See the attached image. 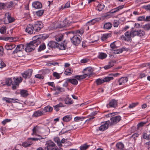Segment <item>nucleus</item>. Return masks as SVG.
Returning <instances> with one entry per match:
<instances>
[{
  "mask_svg": "<svg viewBox=\"0 0 150 150\" xmlns=\"http://www.w3.org/2000/svg\"><path fill=\"white\" fill-rule=\"evenodd\" d=\"M37 36H35L33 38V40L30 42L29 43L27 44L26 48H25V51L27 52H30L34 50L39 43V38Z\"/></svg>",
  "mask_w": 150,
  "mask_h": 150,
  "instance_id": "nucleus-1",
  "label": "nucleus"
},
{
  "mask_svg": "<svg viewBox=\"0 0 150 150\" xmlns=\"http://www.w3.org/2000/svg\"><path fill=\"white\" fill-rule=\"evenodd\" d=\"M24 45L20 44L17 45L14 50L12 52V54H16L19 57L23 56V51L24 50Z\"/></svg>",
  "mask_w": 150,
  "mask_h": 150,
  "instance_id": "nucleus-2",
  "label": "nucleus"
},
{
  "mask_svg": "<svg viewBox=\"0 0 150 150\" xmlns=\"http://www.w3.org/2000/svg\"><path fill=\"white\" fill-rule=\"evenodd\" d=\"M133 31H127L125 33V35H122L121 36V39L127 41H131L132 40L131 37H134V35L132 34Z\"/></svg>",
  "mask_w": 150,
  "mask_h": 150,
  "instance_id": "nucleus-3",
  "label": "nucleus"
},
{
  "mask_svg": "<svg viewBox=\"0 0 150 150\" xmlns=\"http://www.w3.org/2000/svg\"><path fill=\"white\" fill-rule=\"evenodd\" d=\"M81 37L79 35H74L71 38L72 43L75 45L77 46L81 42Z\"/></svg>",
  "mask_w": 150,
  "mask_h": 150,
  "instance_id": "nucleus-4",
  "label": "nucleus"
},
{
  "mask_svg": "<svg viewBox=\"0 0 150 150\" xmlns=\"http://www.w3.org/2000/svg\"><path fill=\"white\" fill-rule=\"evenodd\" d=\"M45 145L44 149L45 150H53L55 146V144L51 140L47 142Z\"/></svg>",
  "mask_w": 150,
  "mask_h": 150,
  "instance_id": "nucleus-5",
  "label": "nucleus"
},
{
  "mask_svg": "<svg viewBox=\"0 0 150 150\" xmlns=\"http://www.w3.org/2000/svg\"><path fill=\"white\" fill-rule=\"evenodd\" d=\"M33 27L35 32H38L43 27V24L41 22L38 21L35 23Z\"/></svg>",
  "mask_w": 150,
  "mask_h": 150,
  "instance_id": "nucleus-6",
  "label": "nucleus"
},
{
  "mask_svg": "<svg viewBox=\"0 0 150 150\" xmlns=\"http://www.w3.org/2000/svg\"><path fill=\"white\" fill-rule=\"evenodd\" d=\"M121 119V117L119 115L115 116L111 118L110 121V125H112L117 123L119 122Z\"/></svg>",
  "mask_w": 150,
  "mask_h": 150,
  "instance_id": "nucleus-7",
  "label": "nucleus"
},
{
  "mask_svg": "<svg viewBox=\"0 0 150 150\" xmlns=\"http://www.w3.org/2000/svg\"><path fill=\"white\" fill-rule=\"evenodd\" d=\"M93 70L91 67H88L84 69L83 72L84 73V75L86 78L88 76H90L92 73Z\"/></svg>",
  "mask_w": 150,
  "mask_h": 150,
  "instance_id": "nucleus-8",
  "label": "nucleus"
},
{
  "mask_svg": "<svg viewBox=\"0 0 150 150\" xmlns=\"http://www.w3.org/2000/svg\"><path fill=\"white\" fill-rule=\"evenodd\" d=\"M25 31L29 34H32L35 33V32H34V27L33 25L31 24H28L26 26L25 30Z\"/></svg>",
  "mask_w": 150,
  "mask_h": 150,
  "instance_id": "nucleus-9",
  "label": "nucleus"
},
{
  "mask_svg": "<svg viewBox=\"0 0 150 150\" xmlns=\"http://www.w3.org/2000/svg\"><path fill=\"white\" fill-rule=\"evenodd\" d=\"M110 121H107L99 127V130L101 131H103L108 129L109 125H110Z\"/></svg>",
  "mask_w": 150,
  "mask_h": 150,
  "instance_id": "nucleus-10",
  "label": "nucleus"
},
{
  "mask_svg": "<svg viewBox=\"0 0 150 150\" xmlns=\"http://www.w3.org/2000/svg\"><path fill=\"white\" fill-rule=\"evenodd\" d=\"M128 79L127 77H123L117 80V82L120 86H124L128 81Z\"/></svg>",
  "mask_w": 150,
  "mask_h": 150,
  "instance_id": "nucleus-11",
  "label": "nucleus"
},
{
  "mask_svg": "<svg viewBox=\"0 0 150 150\" xmlns=\"http://www.w3.org/2000/svg\"><path fill=\"white\" fill-rule=\"evenodd\" d=\"M117 100L115 99H112L107 105L106 106L108 108H115L117 106Z\"/></svg>",
  "mask_w": 150,
  "mask_h": 150,
  "instance_id": "nucleus-12",
  "label": "nucleus"
},
{
  "mask_svg": "<svg viewBox=\"0 0 150 150\" xmlns=\"http://www.w3.org/2000/svg\"><path fill=\"white\" fill-rule=\"evenodd\" d=\"M145 34V32L143 30H134L133 31L132 34L134 35H137L139 36H142Z\"/></svg>",
  "mask_w": 150,
  "mask_h": 150,
  "instance_id": "nucleus-13",
  "label": "nucleus"
},
{
  "mask_svg": "<svg viewBox=\"0 0 150 150\" xmlns=\"http://www.w3.org/2000/svg\"><path fill=\"white\" fill-rule=\"evenodd\" d=\"M32 71L31 69H28L23 73H22V75L23 77L25 79L29 78L32 75Z\"/></svg>",
  "mask_w": 150,
  "mask_h": 150,
  "instance_id": "nucleus-14",
  "label": "nucleus"
},
{
  "mask_svg": "<svg viewBox=\"0 0 150 150\" xmlns=\"http://www.w3.org/2000/svg\"><path fill=\"white\" fill-rule=\"evenodd\" d=\"M16 47V45L12 43L6 44L5 46V48L7 50H12Z\"/></svg>",
  "mask_w": 150,
  "mask_h": 150,
  "instance_id": "nucleus-15",
  "label": "nucleus"
},
{
  "mask_svg": "<svg viewBox=\"0 0 150 150\" xmlns=\"http://www.w3.org/2000/svg\"><path fill=\"white\" fill-rule=\"evenodd\" d=\"M32 6L35 9H39L42 7V4L39 1H35L33 3Z\"/></svg>",
  "mask_w": 150,
  "mask_h": 150,
  "instance_id": "nucleus-16",
  "label": "nucleus"
},
{
  "mask_svg": "<svg viewBox=\"0 0 150 150\" xmlns=\"http://www.w3.org/2000/svg\"><path fill=\"white\" fill-rule=\"evenodd\" d=\"M69 21L67 20V18H65L62 22H61L60 24V27H64L68 26L70 25Z\"/></svg>",
  "mask_w": 150,
  "mask_h": 150,
  "instance_id": "nucleus-17",
  "label": "nucleus"
},
{
  "mask_svg": "<svg viewBox=\"0 0 150 150\" xmlns=\"http://www.w3.org/2000/svg\"><path fill=\"white\" fill-rule=\"evenodd\" d=\"M14 82L13 83L15 84L16 85H18L19 83L22 82V79L21 77H15L13 78Z\"/></svg>",
  "mask_w": 150,
  "mask_h": 150,
  "instance_id": "nucleus-18",
  "label": "nucleus"
},
{
  "mask_svg": "<svg viewBox=\"0 0 150 150\" xmlns=\"http://www.w3.org/2000/svg\"><path fill=\"white\" fill-rule=\"evenodd\" d=\"M115 62V61H110L109 62L108 64L104 67V68L106 70L109 69L114 66V63Z\"/></svg>",
  "mask_w": 150,
  "mask_h": 150,
  "instance_id": "nucleus-19",
  "label": "nucleus"
},
{
  "mask_svg": "<svg viewBox=\"0 0 150 150\" xmlns=\"http://www.w3.org/2000/svg\"><path fill=\"white\" fill-rule=\"evenodd\" d=\"M116 146L118 150H124L125 149V146L121 142L117 143Z\"/></svg>",
  "mask_w": 150,
  "mask_h": 150,
  "instance_id": "nucleus-20",
  "label": "nucleus"
},
{
  "mask_svg": "<svg viewBox=\"0 0 150 150\" xmlns=\"http://www.w3.org/2000/svg\"><path fill=\"white\" fill-rule=\"evenodd\" d=\"M66 45L63 43H57L56 47L58 48L60 50H64L65 49Z\"/></svg>",
  "mask_w": 150,
  "mask_h": 150,
  "instance_id": "nucleus-21",
  "label": "nucleus"
},
{
  "mask_svg": "<svg viewBox=\"0 0 150 150\" xmlns=\"http://www.w3.org/2000/svg\"><path fill=\"white\" fill-rule=\"evenodd\" d=\"M64 106L62 103H60L59 104L53 106L54 109L57 112L59 110V108L64 107Z\"/></svg>",
  "mask_w": 150,
  "mask_h": 150,
  "instance_id": "nucleus-22",
  "label": "nucleus"
},
{
  "mask_svg": "<svg viewBox=\"0 0 150 150\" xmlns=\"http://www.w3.org/2000/svg\"><path fill=\"white\" fill-rule=\"evenodd\" d=\"M40 128V127L38 126L34 127L32 130L33 133L31 134V135H36L37 133L39 132Z\"/></svg>",
  "mask_w": 150,
  "mask_h": 150,
  "instance_id": "nucleus-23",
  "label": "nucleus"
},
{
  "mask_svg": "<svg viewBox=\"0 0 150 150\" xmlns=\"http://www.w3.org/2000/svg\"><path fill=\"white\" fill-rule=\"evenodd\" d=\"M44 114L42 110H38L34 112V113L33 115V116L37 117L41 116Z\"/></svg>",
  "mask_w": 150,
  "mask_h": 150,
  "instance_id": "nucleus-24",
  "label": "nucleus"
},
{
  "mask_svg": "<svg viewBox=\"0 0 150 150\" xmlns=\"http://www.w3.org/2000/svg\"><path fill=\"white\" fill-rule=\"evenodd\" d=\"M16 4L15 1H12L10 2L9 3L6 5V7L9 9H11L12 7L14 6Z\"/></svg>",
  "mask_w": 150,
  "mask_h": 150,
  "instance_id": "nucleus-25",
  "label": "nucleus"
},
{
  "mask_svg": "<svg viewBox=\"0 0 150 150\" xmlns=\"http://www.w3.org/2000/svg\"><path fill=\"white\" fill-rule=\"evenodd\" d=\"M72 118V116L71 115H67L63 117L62 120L64 122H68L70 121Z\"/></svg>",
  "mask_w": 150,
  "mask_h": 150,
  "instance_id": "nucleus-26",
  "label": "nucleus"
},
{
  "mask_svg": "<svg viewBox=\"0 0 150 150\" xmlns=\"http://www.w3.org/2000/svg\"><path fill=\"white\" fill-rule=\"evenodd\" d=\"M77 127L76 125L72 124L67 126L66 128L68 131H70L76 129Z\"/></svg>",
  "mask_w": 150,
  "mask_h": 150,
  "instance_id": "nucleus-27",
  "label": "nucleus"
},
{
  "mask_svg": "<svg viewBox=\"0 0 150 150\" xmlns=\"http://www.w3.org/2000/svg\"><path fill=\"white\" fill-rule=\"evenodd\" d=\"M107 55L105 53L103 52H99L98 56V57L100 59H103L106 58Z\"/></svg>",
  "mask_w": 150,
  "mask_h": 150,
  "instance_id": "nucleus-28",
  "label": "nucleus"
},
{
  "mask_svg": "<svg viewBox=\"0 0 150 150\" xmlns=\"http://www.w3.org/2000/svg\"><path fill=\"white\" fill-rule=\"evenodd\" d=\"M52 107L50 106H47L44 108V109L42 110V111L44 114H45V112H49L52 111Z\"/></svg>",
  "mask_w": 150,
  "mask_h": 150,
  "instance_id": "nucleus-29",
  "label": "nucleus"
},
{
  "mask_svg": "<svg viewBox=\"0 0 150 150\" xmlns=\"http://www.w3.org/2000/svg\"><path fill=\"white\" fill-rule=\"evenodd\" d=\"M65 103L66 104L70 105L73 103V101L69 97H67L64 100Z\"/></svg>",
  "mask_w": 150,
  "mask_h": 150,
  "instance_id": "nucleus-30",
  "label": "nucleus"
},
{
  "mask_svg": "<svg viewBox=\"0 0 150 150\" xmlns=\"http://www.w3.org/2000/svg\"><path fill=\"white\" fill-rule=\"evenodd\" d=\"M57 43L54 41H50L47 44V46L52 48H55L57 46Z\"/></svg>",
  "mask_w": 150,
  "mask_h": 150,
  "instance_id": "nucleus-31",
  "label": "nucleus"
},
{
  "mask_svg": "<svg viewBox=\"0 0 150 150\" xmlns=\"http://www.w3.org/2000/svg\"><path fill=\"white\" fill-rule=\"evenodd\" d=\"M124 7V5H123L120 6L115 8L112 9L111 10V12L112 13H116V12L119 11L120 10L123 8Z\"/></svg>",
  "mask_w": 150,
  "mask_h": 150,
  "instance_id": "nucleus-32",
  "label": "nucleus"
},
{
  "mask_svg": "<svg viewBox=\"0 0 150 150\" xmlns=\"http://www.w3.org/2000/svg\"><path fill=\"white\" fill-rule=\"evenodd\" d=\"M21 96L23 97H26L28 95V92L25 90H22L20 91Z\"/></svg>",
  "mask_w": 150,
  "mask_h": 150,
  "instance_id": "nucleus-33",
  "label": "nucleus"
},
{
  "mask_svg": "<svg viewBox=\"0 0 150 150\" xmlns=\"http://www.w3.org/2000/svg\"><path fill=\"white\" fill-rule=\"evenodd\" d=\"M112 26V24L110 23H107L104 24L103 28L105 29H110Z\"/></svg>",
  "mask_w": 150,
  "mask_h": 150,
  "instance_id": "nucleus-34",
  "label": "nucleus"
},
{
  "mask_svg": "<svg viewBox=\"0 0 150 150\" xmlns=\"http://www.w3.org/2000/svg\"><path fill=\"white\" fill-rule=\"evenodd\" d=\"M68 81L69 82L71 83L73 85H76L78 84V81L76 79H68Z\"/></svg>",
  "mask_w": 150,
  "mask_h": 150,
  "instance_id": "nucleus-35",
  "label": "nucleus"
},
{
  "mask_svg": "<svg viewBox=\"0 0 150 150\" xmlns=\"http://www.w3.org/2000/svg\"><path fill=\"white\" fill-rule=\"evenodd\" d=\"M3 100H4L6 102L8 103H10L12 102H15V99H14L6 97L3 98Z\"/></svg>",
  "mask_w": 150,
  "mask_h": 150,
  "instance_id": "nucleus-36",
  "label": "nucleus"
},
{
  "mask_svg": "<svg viewBox=\"0 0 150 150\" xmlns=\"http://www.w3.org/2000/svg\"><path fill=\"white\" fill-rule=\"evenodd\" d=\"M110 34L106 33L103 35L101 38V40L103 41L105 40L108 38L110 36Z\"/></svg>",
  "mask_w": 150,
  "mask_h": 150,
  "instance_id": "nucleus-37",
  "label": "nucleus"
},
{
  "mask_svg": "<svg viewBox=\"0 0 150 150\" xmlns=\"http://www.w3.org/2000/svg\"><path fill=\"white\" fill-rule=\"evenodd\" d=\"M64 36L62 34H59L55 37V40L57 41H61L63 39Z\"/></svg>",
  "mask_w": 150,
  "mask_h": 150,
  "instance_id": "nucleus-38",
  "label": "nucleus"
},
{
  "mask_svg": "<svg viewBox=\"0 0 150 150\" xmlns=\"http://www.w3.org/2000/svg\"><path fill=\"white\" fill-rule=\"evenodd\" d=\"M6 15H7V19L8 20L9 23H11L13 22L15 20V19L13 17H11L9 14V13H7L6 14Z\"/></svg>",
  "mask_w": 150,
  "mask_h": 150,
  "instance_id": "nucleus-39",
  "label": "nucleus"
},
{
  "mask_svg": "<svg viewBox=\"0 0 150 150\" xmlns=\"http://www.w3.org/2000/svg\"><path fill=\"white\" fill-rule=\"evenodd\" d=\"M112 52L115 54H117L122 52L123 50L122 49L116 50H111Z\"/></svg>",
  "mask_w": 150,
  "mask_h": 150,
  "instance_id": "nucleus-40",
  "label": "nucleus"
},
{
  "mask_svg": "<svg viewBox=\"0 0 150 150\" xmlns=\"http://www.w3.org/2000/svg\"><path fill=\"white\" fill-rule=\"evenodd\" d=\"M105 7V5L103 4H98L96 8V9L99 11H101Z\"/></svg>",
  "mask_w": 150,
  "mask_h": 150,
  "instance_id": "nucleus-41",
  "label": "nucleus"
},
{
  "mask_svg": "<svg viewBox=\"0 0 150 150\" xmlns=\"http://www.w3.org/2000/svg\"><path fill=\"white\" fill-rule=\"evenodd\" d=\"M112 76H107L103 79V81L104 82H108L112 80L113 79Z\"/></svg>",
  "mask_w": 150,
  "mask_h": 150,
  "instance_id": "nucleus-42",
  "label": "nucleus"
},
{
  "mask_svg": "<svg viewBox=\"0 0 150 150\" xmlns=\"http://www.w3.org/2000/svg\"><path fill=\"white\" fill-rule=\"evenodd\" d=\"M32 144V142L27 141L23 143L22 144V146L25 147H27L30 146Z\"/></svg>",
  "mask_w": 150,
  "mask_h": 150,
  "instance_id": "nucleus-43",
  "label": "nucleus"
},
{
  "mask_svg": "<svg viewBox=\"0 0 150 150\" xmlns=\"http://www.w3.org/2000/svg\"><path fill=\"white\" fill-rule=\"evenodd\" d=\"M6 27L5 26H0V32L1 34H4L6 32Z\"/></svg>",
  "mask_w": 150,
  "mask_h": 150,
  "instance_id": "nucleus-44",
  "label": "nucleus"
},
{
  "mask_svg": "<svg viewBox=\"0 0 150 150\" xmlns=\"http://www.w3.org/2000/svg\"><path fill=\"white\" fill-rule=\"evenodd\" d=\"M54 90L55 91H57L60 92H62L64 91V89L60 87L59 86H56L54 87Z\"/></svg>",
  "mask_w": 150,
  "mask_h": 150,
  "instance_id": "nucleus-45",
  "label": "nucleus"
},
{
  "mask_svg": "<svg viewBox=\"0 0 150 150\" xmlns=\"http://www.w3.org/2000/svg\"><path fill=\"white\" fill-rule=\"evenodd\" d=\"M90 145H87L86 144H85L82 145L80 147V149L81 150H86L89 146Z\"/></svg>",
  "mask_w": 150,
  "mask_h": 150,
  "instance_id": "nucleus-46",
  "label": "nucleus"
},
{
  "mask_svg": "<svg viewBox=\"0 0 150 150\" xmlns=\"http://www.w3.org/2000/svg\"><path fill=\"white\" fill-rule=\"evenodd\" d=\"M84 32V29L83 28H81L79 30H76L75 33L76 34H79L81 35H82L83 33Z\"/></svg>",
  "mask_w": 150,
  "mask_h": 150,
  "instance_id": "nucleus-47",
  "label": "nucleus"
},
{
  "mask_svg": "<svg viewBox=\"0 0 150 150\" xmlns=\"http://www.w3.org/2000/svg\"><path fill=\"white\" fill-rule=\"evenodd\" d=\"M86 118V117H76L74 118V120L75 121L78 122L79 120L82 121Z\"/></svg>",
  "mask_w": 150,
  "mask_h": 150,
  "instance_id": "nucleus-48",
  "label": "nucleus"
},
{
  "mask_svg": "<svg viewBox=\"0 0 150 150\" xmlns=\"http://www.w3.org/2000/svg\"><path fill=\"white\" fill-rule=\"evenodd\" d=\"M96 82L97 85H100L104 82L103 79H97L96 81Z\"/></svg>",
  "mask_w": 150,
  "mask_h": 150,
  "instance_id": "nucleus-49",
  "label": "nucleus"
},
{
  "mask_svg": "<svg viewBox=\"0 0 150 150\" xmlns=\"http://www.w3.org/2000/svg\"><path fill=\"white\" fill-rule=\"evenodd\" d=\"M75 78L79 80L83 79L86 78L84 74L81 75H76L75 76Z\"/></svg>",
  "mask_w": 150,
  "mask_h": 150,
  "instance_id": "nucleus-50",
  "label": "nucleus"
},
{
  "mask_svg": "<svg viewBox=\"0 0 150 150\" xmlns=\"http://www.w3.org/2000/svg\"><path fill=\"white\" fill-rule=\"evenodd\" d=\"M72 72V70L71 69L68 68L64 72L65 74L67 75H69Z\"/></svg>",
  "mask_w": 150,
  "mask_h": 150,
  "instance_id": "nucleus-51",
  "label": "nucleus"
},
{
  "mask_svg": "<svg viewBox=\"0 0 150 150\" xmlns=\"http://www.w3.org/2000/svg\"><path fill=\"white\" fill-rule=\"evenodd\" d=\"M46 48V46L44 44H43L40 45L39 48L38 49V51H41L42 50H44Z\"/></svg>",
  "mask_w": 150,
  "mask_h": 150,
  "instance_id": "nucleus-52",
  "label": "nucleus"
},
{
  "mask_svg": "<svg viewBox=\"0 0 150 150\" xmlns=\"http://www.w3.org/2000/svg\"><path fill=\"white\" fill-rule=\"evenodd\" d=\"M146 30H149L150 29V23H148L143 25L142 27Z\"/></svg>",
  "mask_w": 150,
  "mask_h": 150,
  "instance_id": "nucleus-53",
  "label": "nucleus"
},
{
  "mask_svg": "<svg viewBox=\"0 0 150 150\" xmlns=\"http://www.w3.org/2000/svg\"><path fill=\"white\" fill-rule=\"evenodd\" d=\"M12 81L11 79L8 78L7 79L6 81V84L8 86L11 85L12 83Z\"/></svg>",
  "mask_w": 150,
  "mask_h": 150,
  "instance_id": "nucleus-54",
  "label": "nucleus"
},
{
  "mask_svg": "<svg viewBox=\"0 0 150 150\" xmlns=\"http://www.w3.org/2000/svg\"><path fill=\"white\" fill-rule=\"evenodd\" d=\"M145 16H144L138 17L137 19L138 21H145Z\"/></svg>",
  "mask_w": 150,
  "mask_h": 150,
  "instance_id": "nucleus-55",
  "label": "nucleus"
},
{
  "mask_svg": "<svg viewBox=\"0 0 150 150\" xmlns=\"http://www.w3.org/2000/svg\"><path fill=\"white\" fill-rule=\"evenodd\" d=\"M54 141L57 143L58 146H61V142H60V140L58 137H55L54 139Z\"/></svg>",
  "mask_w": 150,
  "mask_h": 150,
  "instance_id": "nucleus-56",
  "label": "nucleus"
},
{
  "mask_svg": "<svg viewBox=\"0 0 150 150\" xmlns=\"http://www.w3.org/2000/svg\"><path fill=\"white\" fill-rule=\"evenodd\" d=\"M44 13V11L43 10H40L36 12V14L38 16H41Z\"/></svg>",
  "mask_w": 150,
  "mask_h": 150,
  "instance_id": "nucleus-57",
  "label": "nucleus"
},
{
  "mask_svg": "<svg viewBox=\"0 0 150 150\" xmlns=\"http://www.w3.org/2000/svg\"><path fill=\"white\" fill-rule=\"evenodd\" d=\"M101 20V18H96L93 19H92V20L93 21V23H94V24H95L98 23L99 21H100Z\"/></svg>",
  "mask_w": 150,
  "mask_h": 150,
  "instance_id": "nucleus-58",
  "label": "nucleus"
},
{
  "mask_svg": "<svg viewBox=\"0 0 150 150\" xmlns=\"http://www.w3.org/2000/svg\"><path fill=\"white\" fill-rule=\"evenodd\" d=\"M53 75L57 79H59L60 77L59 74L56 72H54L53 74Z\"/></svg>",
  "mask_w": 150,
  "mask_h": 150,
  "instance_id": "nucleus-59",
  "label": "nucleus"
},
{
  "mask_svg": "<svg viewBox=\"0 0 150 150\" xmlns=\"http://www.w3.org/2000/svg\"><path fill=\"white\" fill-rule=\"evenodd\" d=\"M6 65L1 59H0V68H2L6 66Z\"/></svg>",
  "mask_w": 150,
  "mask_h": 150,
  "instance_id": "nucleus-60",
  "label": "nucleus"
},
{
  "mask_svg": "<svg viewBox=\"0 0 150 150\" xmlns=\"http://www.w3.org/2000/svg\"><path fill=\"white\" fill-rule=\"evenodd\" d=\"M149 134L146 133H144L142 135V137L143 139L147 140H149Z\"/></svg>",
  "mask_w": 150,
  "mask_h": 150,
  "instance_id": "nucleus-61",
  "label": "nucleus"
},
{
  "mask_svg": "<svg viewBox=\"0 0 150 150\" xmlns=\"http://www.w3.org/2000/svg\"><path fill=\"white\" fill-rule=\"evenodd\" d=\"M38 137L37 138L38 140H39L40 142H44V141H42V140H44L45 139V138H46V137H42L41 136L39 135H38Z\"/></svg>",
  "mask_w": 150,
  "mask_h": 150,
  "instance_id": "nucleus-62",
  "label": "nucleus"
},
{
  "mask_svg": "<svg viewBox=\"0 0 150 150\" xmlns=\"http://www.w3.org/2000/svg\"><path fill=\"white\" fill-rule=\"evenodd\" d=\"M138 103H132V104L129 105V108H132L135 107L137 105Z\"/></svg>",
  "mask_w": 150,
  "mask_h": 150,
  "instance_id": "nucleus-63",
  "label": "nucleus"
},
{
  "mask_svg": "<svg viewBox=\"0 0 150 150\" xmlns=\"http://www.w3.org/2000/svg\"><path fill=\"white\" fill-rule=\"evenodd\" d=\"M11 120L10 119H6L2 121L1 123L3 125H5L6 123L10 122Z\"/></svg>",
  "mask_w": 150,
  "mask_h": 150,
  "instance_id": "nucleus-64",
  "label": "nucleus"
}]
</instances>
